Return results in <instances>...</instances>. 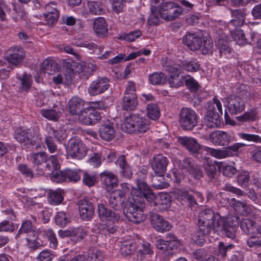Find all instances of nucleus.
<instances>
[{
    "mask_svg": "<svg viewBox=\"0 0 261 261\" xmlns=\"http://www.w3.org/2000/svg\"><path fill=\"white\" fill-rule=\"evenodd\" d=\"M166 157L158 154L153 158L151 163V168L156 176H162L166 170L167 165Z\"/></svg>",
    "mask_w": 261,
    "mask_h": 261,
    "instance_id": "nucleus-17",
    "label": "nucleus"
},
{
    "mask_svg": "<svg viewBox=\"0 0 261 261\" xmlns=\"http://www.w3.org/2000/svg\"><path fill=\"white\" fill-rule=\"evenodd\" d=\"M100 179L107 190L110 192L109 202L111 206L117 209L124 202L125 193L129 190L128 186L123 183L121 185L122 190H114L117 187L118 179L116 175L108 171L101 173Z\"/></svg>",
    "mask_w": 261,
    "mask_h": 261,
    "instance_id": "nucleus-2",
    "label": "nucleus"
},
{
    "mask_svg": "<svg viewBox=\"0 0 261 261\" xmlns=\"http://www.w3.org/2000/svg\"><path fill=\"white\" fill-rule=\"evenodd\" d=\"M259 111L257 109L250 110L244 113L243 115L238 116L236 119L243 123L246 121H253L258 118Z\"/></svg>",
    "mask_w": 261,
    "mask_h": 261,
    "instance_id": "nucleus-32",
    "label": "nucleus"
},
{
    "mask_svg": "<svg viewBox=\"0 0 261 261\" xmlns=\"http://www.w3.org/2000/svg\"><path fill=\"white\" fill-rule=\"evenodd\" d=\"M184 43L192 50H197L202 46V40L194 34H187L183 38Z\"/></svg>",
    "mask_w": 261,
    "mask_h": 261,
    "instance_id": "nucleus-22",
    "label": "nucleus"
},
{
    "mask_svg": "<svg viewBox=\"0 0 261 261\" xmlns=\"http://www.w3.org/2000/svg\"><path fill=\"white\" fill-rule=\"evenodd\" d=\"M173 163L175 167L177 166L179 168L172 171L174 181L177 184L180 183L184 178V170H187L195 179H199L202 176L201 170L198 167L191 165L188 161H185L184 165H181L180 161L178 160H173Z\"/></svg>",
    "mask_w": 261,
    "mask_h": 261,
    "instance_id": "nucleus-7",
    "label": "nucleus"
},
{
    "mask_svg": "<svg viewBox=\"0 0 261 261\" xmlns=\"http://www.w3.org/2000/svg\"><path fill=\"white\" fill-rule=\"evenodd\" d=\"M48 200L50 204L58 205L63 201V197L60 193L53 191L49 193Z\"/></svg>",
    "mask_w": 261,
    "mask_h": 261,
    "instance_id": "nucleus-53",
    "label": "nucleus"
},
{
    "mask_svg": "<svg viewBox=\"0 0 261 261\" xmlns=\"http://www.w3.org/2000/svg\"><path fill=\"white\" fill-rule=\"evenodd\" d=\"M183 80H185V84L186 86L191 91H196L199 87L198 82L191 76L187 75L185 76L182 77Z\"/></svg>",
    "mask_w": 261,
    "mask_h": 261,
    "instance_id": "nucleus-50",
    "label": "nucleus"
},
{
    "mask_svg": "<svg viewBox=\"0 0 261 261\" xmlns=\"http://www.w3.org/2000/svg\"><path fill=\"white\" fill-rule=\"evenodd\" d=\"M15 137L19 142L23 143L24 146L28 148L34 145L32 135L27 130L17 129L15 132Z\"/></svg>",
    "mask_w": 261,
    "mask_h": 261,
    "instance_id": "nucleus-26",
    "label": "nucleus"
},
{
    "mask_svg": "<svg viewBox=\"0 0 261 261\" xmlns=\"http://www.w3.org/2000/svg\"><path fill=\"white\" fill-rule=\"evenodd\" d=\"M200 68V65L196 59L179 61L172 67L167 69L169 75V84L171 87L178 88L182 85L179 80V75L182 69L188 72H196Z\"/></svg>",
    "mask_w": 261,
    "mask_h": 261,
    "instance_id": "nucleus-4",
    "label": "nucleus"
},
{
    "mask_svg": "<svg viewBox=\"0 0 261 261\" xmlns=\"http://www.w3.org/2000/svg\"><path fill=\"white\" fill-rule=\"evenodd\" d=\"M80 137H72L69 142V146L67 149V155L73 159L80 160L82 157V152L80 150Z\"/></svg>",
    "mask_w": 261,
    "mask_h": 261,
    "instance_id": "nucleus-20",
    "label": "nucleus"
},
{
    "mask_svg": "<svg viewBox=\"0 0 261 261\" xmlns=\"http://www.w3.org/2000/svg\"><path fill=\"white\" fill-rule=\"evenodd\" d=\"M207 151L214 157L217 159H223L229 156L228 150L225 148L223 149H214L212 148H207Z\"/></svg>",
    "mask_w": 261,
    "mask_h": 261,
    "instance_id": "nucleus-52",
    "label": "nucleus"
},
{
    "mask_svg": "<svg viewBox=\"0 0 261 261\" xmlns=\"http://www.w3.org/2000/svg\"><path fill=\"white\" fill-rule=\"evenodd\" d=\"M116 165L121 169V173L123 176L130 178L132 175V171L130 167L126 163L124 156H120L116 162Z\"/></svg>",
    "mask_w": 261,
    "mask_h": 261,
    "instance_id": "nucleus-33",
    "label": "nucleus"
},
{
    "mask_svg": "<svg viewBox=\"0 0 261 261\" xmlns=\"http://www.w3.org/2000/svg\"><path fill=\"white\" fill-rule=\"evenodd\" d=\"M50 130L51 132L49 133L51 134V136L53 135L58 142H61L67 137L66 131L64 127H60L57 129L50 128Z\"/></svg>",
    "mask_w": 261,
    "mask_h": 261,
    "instance_id": "nucleus-49",
    "label": "nucleus"
},
{
    "mask_svg": "<svg viewBox=\"0 0 261 261\" xmlns=\"http://www.w3.org/2000/svg\"><path fill=\"white\" fill-rule=\"evenodd\" d=\"M198 116L195 112L189 108H182L180 113V123L185 129L191 130L196 125Z\"/></svg>",
    "mask_w": 261,
    "mask_h": 261,
    "instance_id": "nucleus-11",
    "label": "nucleus"
},
{
    "mask_svg": "<svg viewBox=\"0 0 261 261\" xmlns=\"http://www.w3.org/2000/svg\"><path fill=\"white\" fill-rule=\"evenodd\" d=\"M178 141L180 144L193 153L197 152L200 149V145L194 138L187 137H179L178 138Z\"/></svg>",
    "mask_w": 261,
    "mask_h": 261,
    "instance_id": "nucleus-27",
    "label": "nucleus"
},
{
    "mask_svg": "<svg viewBox=\"0 0 261 261\" xmlns=\"http://www.w3.org/2000/svg\"><path fill=\"white\" fill-rule=\"evenodd\" d=\"M8 52L6 59L9 63L16 66L19 65L25 57L24 49L21 46L12 47Z\"/></svg>",
    "mask_w": 261,
    "mask_h": 261,
    "instance_id": "nucleus-16",
    "label": "nucleus"
},
{
    "mask_svg": "<svg viewBox=\"0 0 261 261\" xmlns=\"http://www.w3.org/2000/svg\"><path fill=\"white\" fill-rule=\"evenodd\" d=\"M57 64L50 59L45 60L42 64L41 70L49 74H53L55 71Z\"/></svg>",
    "mask_w": 261,
    "mask_h": 261,
    "instance_id": "nucleus-44",
    "label": "nucleus"
},
{
    "mask_svg": "<svg viewBox=\"0 0 261 261\" xmlns=\"http://www.w3.org/2000/svg\"><path fill=\"white\" fill-rule=\"evenodd\" d=\"M148 80L152 85H162L167 81V77L162 72H155L149 75Z\"/></svg>",
    "mask_w": 261,
    "mask_h": 261,
    "instance_id": "nucleus-37",
    "label": "nucleus"
},
{
    "mask_svg": "<svg viewBox=\"0 0 261 261\" xmlns=\"http://www.w3.org/2000/svg\"><path fill=\"white\" fill-rule=\"evenodd\" d=\"M40 114L43 117L54 121H57L59 118L58 112L53 109H42Z\"/></svg>",
    "mask_w": 261,
    "mask_h": 261,
    "instance_id": "nucleus-48",
    "label": "nucleus"
},
{
    "mask_svg": "<svg viewBox=\"0 0 261 261\" xmlns=\"http://www.w3.org/2000/svg\"><path fill=\"white\" fill-rule=\"evenodd\" d=\"M224 175L230 177L237 173V169L232 163H221L218 166Z\"/></svg>",
    "mask_w": 261,
    "mask_h": 261,
    "instance_id": "nucleus-38",
    "label": "nucleus"
},
{
    "mask_svg": "<svg viewBox=\"0 0 261 261\" xmlns=\"http://www.w3.org/2000/svg\"><path fill=\"white\" fill-rule=\"evenodd\" d=\"M84 256L83 261H103L104 258L103 253L95 249L89 250Z\"/></svg>",
    "mask_w": 261,
    "mask_h": 261,
    "instance_id": "nucleus-35",
    "label": "nucleus"
},
{
    "mask_svg": "<svg viewBox=\"0 0 261 261\" xmlns=\"http://www.w3.org/2000/svg\"><path fill=\"white\" fill-rule=\"evenodd\" d=\"M238 224L237 217H228L224 220L219 214H215L210 209L201 211L198 219L199 227L213 230L214 234L219 235L222 233L226 237L231 239L235 237Z\"/></svg>",
    "mask_w": 261,
    "mask_h": 261,
    "instance_id": "nucleus-1",
    "label": "nucleus"
},
{
    "mask_svg": "<svg viewBox=\"0 0 261 261\" xmlns=\"http://www.w3.org/2000/svg\"><path fill=\"white\" fill-rule=\"evenodd\" d=\"M18 79L21 82L19 89L22 91H28L31 88L32 84L31 75L24 73L21 76H19Z\"/></svg>",
    "mask_w": 261,
    "mask_h": 261,
    "instance_id": "nucleus-42",
    "label": "nucleus"
},
{
    "mask_svg": "<svg viewBox=\"0 0 261 261\" xmlns=\"http://www.w3.org/2000/svg\"><path fill=\"white\" fill-rule=\"evenodd\" d=\"M96 69V65L92 63H86L83 66V78L87 79L91 75L94 70Z\"/></svg>",
    "mask_w": 261,
    "mask_h": 261,
    "instance_id": "nucleus-58",
    "label": "nucleus"
},
{
    "mask_svg": "<svg viewBox=\"0 0 261 261\" xmlns=\"http://www.w3.org/2000/svg\"><path fill=\"white\" fill-rule=\"evenodd\" d=\"M97 212L100 220L105 222L114 223L120 219L118 214L108 209L102 203L98 204Z\"/></svg>",
    "mask_w": 261,
    "mask_h": 261,
    "instance_id": "nucleus-14",
    "label": "nucleus"
},
{
    "mask_svg": "<svg viewBox=\"0 0 261 261\" xmlns=\"http://www.w3.org/2000/svg\"><path fill=\"white\" fill-rule=\"evenodd\" d=\"M46 162L45 168L48 171H52V170L57 171L60 168V165L56 155L48 156V159Z\"/></svg>",
    "mask_w": 261,
    "mask_h": 261,
    "instance_id": "nucleus-45",
    "label": "nucleus"
},
{
    "mask_svg": "<svg viewBox=\"0 0 261 261\" xmlns=\"http://www.w3.org/2000/svg\"><path fill=\"white\" fill-rule=\"evenodd\" d=\"M181 245V242L174 236L170 234L166 236V240L158 239L156 243L158 249L166 255L172 254L174 250L179 248Z\"/></svg>",
    "mask_w": 261,
    "mask_h": 261,
    "instance_id": "nucleus-9",
    "label": "nucleus"
},
{
    "mask_svg": "<svg viewBox=\"0 0 261 261\" xmlns=\"http://www.w3.org/2000/svg\"><path fill=\"white\" fill-rule=\"evenodd\" d=\"M147 114L148 117L152 119H158L160 115V113L156 105L151 103L148 105L147 108Z\"/></svg>",
    "mask_w": 261,
    "mask_h": 261,
    "instance_id": "nucleus-47",
    "label": "nucleus"
},
{
    "mask_svg": "<svg viewBox=\"0 0 261 261\" xmlns=\"http://www.w3.org/2000/svg\"><path fill=\"white\" fill-rule=\"evenodd\" d=\"M44 142L48 151L50 153H55L57 151V145L55 143L51 134L48 133L47 134L44 136Z\"/></svg>",
    "mask_w": 261,
    "mask_h": 261,
    "instance_id": "nucleus-41",
    "label": "nucleus"
},
{
    "mask_svg": "<svg viewBox=\"0 0 261 261\" xmlns=\"http://www.w3.org/2000/svg\"><path fill=\"white\" fill-rule=\"evenodd\" d=\"M82 99L79 97H74L71 98L68 102L67 111L71 115H77L81 114Z\"/></svg>",
    "mask_w": 261,
    "mask_h": 261,
    "instance_id": "nucleus-29",
    "label": "nucleus"
},
{
    "mask_svg": "<svg viewBox=\"0 0 261 261\" xmlns=\"http://www.w3.org/2000/svg\"><path fill=\"white\" fill-rule=\"evenodd\" d=\"M65 170L59 172L52 171L50 178L55 182H62L66 181Z\"/></svg>",
    "mask_w": 261,
    "mask_h": 261,
    "instance_id": "nucleus-57",
    "label": "nucleus"
},
{
    "mask_svg": "<svg viewBox=\"0 0 261 261\" xmlns=\"http://www.w3.org/2000/svg\"><path fill=\"white\" fill-rule=\"evenodd\" d=\"M251 159L257 163H261V147L252 149L250 151Z\"/></svg>",
    "mask_w": 261,
    "mask_h": 261,
    "instance_id": "nucleus-63",
    "label": "nucleus"
},
{
    "mask_svg": "<svg viewBox=\"0 0 261 261\" xmlns=\"http://www.w3.org/2000/svg\"><path fill=\"white\" fill-rule=\"evenodd\" d=\"M137 187L143 192L144 198L151 205L158 207L157 210L162 211L170 207V197L168 194L161 192L155 196L144 180H138Z\"/></svg>",
    "mask_w": 261,
    "mask_h": 261,
    "instance_id": "nucleus-5",
    "label": "nucleus"
},
{
    "mask_svg": "<svg viewBox=\"0 0 261 261\" xmlns=\"http://www.w3.org/2000/svg\"><path fill=\"white\" fill-rule=\"evenodd\" d=\"M152 253V249L150 244L147 242H144L142 244V248L139 250L137 253V261H142L147 256H150Z\"/></svg>",
    "mask_w": 261,
    "mask_h": 261,
    "instance_id": "nucleus-36",
    "label": "nucleus"
},
{
    "mask_svg": "<svg viewBox=\"0 0 261 261\" xmlns=\"http://www.w3.org/2000/svg\"><path fill=\"white\" fill-rule=\"evenodd\" d=\"M99 134L102 140L110 141L115 137V131L112 124L108 122L100 126Z\"/></svg>",
    "mask_w": 261,
    "mask_h": 261,
    "instance_id": "nucleus-25",
    "label": "nucleus"
},
{
    "mask_svg": "<svg viewBox=\"0 0 261 261\" xmlns=\"http://www.w3.org/2000/svg\"><path fill=\"white\" fill-rule=\"evenodd\" d=\"M202 53L203 55L212 54L213 51V44L212 39L209 36H205L203 39Z\"/></svg>",
    "mask_w": 261,
    "mask_h": 261,
    "instance_id": "nucleus-51",
    "label": "nucleus"
},
{
    "mask_svg": "<svg viewBox=\"0 0 261 261\" xmlns=\"http://www.w3.org/2000/svg\"><path fill=\"white\" fill-rule=\"evenodd\" d=\"M224 103L231 114H238L245 109L244 100L240 96L231 95L225 99Z\"/></svg>",
    "mask_w": 261,
    "mask_h": 261,
    "instance_id": "nucleus-13",
    "label": "nucleus"
},
{
    "mask_svg": "<svg viewBox=\"0 0 261 261\" xmlns=\"http://www.w3.org/2000/svg\"><path fill=\"white\" fill-rule=\"evenodd\" d=\"M216 46L219 49L220 56H225L229 58L231 52V49L229 46L227 37L225 33H222V35L218 38L216 41Z\"/></svg>",
    "mask_w": 261,
    "mask_h": 261,
    "instance_id": "nucleus-23",
    "label": "nucleus"
},
{
    "mask_svg": "<svg viewBox=\"0 0 261 261\" xmlns=\"http://www.w3.org/2000/svg\"><path fill=\"white\" fill-rule=\"evenodd\" d=\"M93 28L98 36H104L108 33L107 23L103 17H99L94 20Z\"/></svg>",
    "mask_w": 261,
    "mask_h": 261,
    "instance_id": "nucleus-28",
    "label": "nucleus"
},
{
    "mask_svg": "<svg viewBox=\"0 0 261 261\" xmlns=\"http://www.w3.org/2000/svg\"><path fill=\"white\" fill-rule=\"evenodd\" d=\"M216 108L221 114H222L221 103L217 98L214 97L213 102L208 103V110L204 118V124L209 128L217 127L220 125L219 114L215 112Z\"/></svg>",
    "mask_w": 261,
    "mask_h": 261,
    "instance_id": "nucleus-8",
    "label": "nucleus"
},
{
    "mask_svg": "<svg viewBox=\"0 0 261 261\" xmlns=\"http://www.w3.org/2000/svg\"><path fill=\"white\" fill-rule=\"evenodd\" d=\"M199 230L193 236V241L198 245H202L205 241V237L206 235H211L213 232V230H207V229L199 227Z\"/></svg>",
    "mask_w": 261,
    "mask_h": 261,
    "instance_id": "nucleus-34",
    "label": "nucleus"
},
{
    "mask_svg": "<svg viewBox=\"0 0 261 261\" xmlns=\"http://www.w3.org/2000/svg\"><path fill=\"white\" fill-rule=\"evenodd\" d=\"M136 250V246L134 244L126 243L122 245L121 252L122 255L127 256L133 253Z\"/></svg>",
    "mask_w": 261,
    "mask_h": 261,
    "instance_id": "nucleus-62",
    "label": "nucleus"
},
{
    "mask_svg": "<svg viewBox=\"0 0 261 261\" xmlns=\"http://www.w3.org/2000/svg\"><path fill=\"white\" fill-rule=\"evenodd\" d=\"M123 109L126 110H134L137 105V96L135 93L125 95L122 101Z\"/></svg>",
    "mask_w": 261,
    "mask_h": 261,
    "instance_id": "nucleus-30",
    "label": "nucleus"
},
{
    "mask_svg": "<svg viewBox=\"0 0 261 261\" xmlns=\"http://www.w3.org/2000/svg\"><path fill=\"white\" fill-rule=\"evenodd\" d=\"M90 11L95 15H101L105 12L102 8L96 2H90L88 3Z\"/></svg>",
    "mask_w": 261,
    "mask_h": 261,
    "instance_id": "nucleus-61",
    "label": "nucleus"
},
{
    "mask_svg": "<svg viewBox=\"0 0 261 261\" xmlns=\"http://www.w3.org/2000/svg\"><path fill=\"white\" fill-rule=\"evenodd\" d=\"M177 198L182 200H187L190 204L196 203V200L194 197L189 194L187 191L179 190L177 192Z\"/></svg>",
    "mask_w": 261,
    "mask_h": 261,
    "instance_id": "nucleus-59",
    "label": "nucleus"
},
{
    "mask_svg": "<svg viewBox=\"0 0 261 261\" xmlns=\"http://www.w3.org/2000/svg\"><path fill=\"white\" fill-rule=\"evenodd\" d=\"M132 197L129 198L124 210L126 217L131 221L138 223L145 220L143 213L144 198L143 192L136 188H132Z\"/></svg>",
    "mask_w": 261,
    "mask_h": 261,
    "instance_id": "nucleus-3",
    "label": "nucleus"
},
{
    "mask_svg": "<svg viewBox=\"0 0 261 261\" xmlns=\"http://www.w3.org/2000/svg\"><path fill=\"white\" fill-rule=\"evenodd\" d=\"M31 156L33 163L36 166H39L43 163H46L48 159V155L44 151L33 153Z\"/></svg>",
    "mask_w": 261,
    "mask_h": 261,
    "instance_id": "nucleus-40",
    "label": "nucleus"
},
{
    "mask_svg": "<svg viewBox=\"0 0 261 261\" xmlns=\"http://www.w3.org/2000/svg\"><path fill=\"white\" fill-rule=\"evenodd\" d=\"M250 234L251 236L247 242L248 245L250 247L261 246V236L258 232Z\"/></svg>",
    "mask_w": 261,
    "mask_h": 261,
    "instance_id": "nucleus-54",
    "label": "nucleus"
},
{
    "mask_svg": "<svg viewBox=\"0 0 261 261\" xmlns=\"http://www.w3.org/2000/svg\"><path fill=\"white\" fill-rule=\"evenodd\" d=\"M182 12V9L179 5L174 2H167L159 12V20L161 17L166 20H173L178 17Z\"/></svg>",
    "mask_w": 261,
    "mask_h": 261,
    "instance_id": "nucleus-10",
    "label": "nucleus"
},
{
    "mask_svg": "<svg viewBox=\"0 0 261 261\" xmlns=\"http://www.w3.org/2000/svg\"><path fill=\"white\" fill-rule=\"evenodd\" d=\"M94 213V208L92 203L88 200L83 201V220H90Z\"/></svg>",
    "mask_w": 261,
    "mask_h": 261,
    "instance_id": "nucleus-31",
    "label": "nucleus"
},
{
    "mask_svg": "<svg viewBox=\"0 0 261 261\" xmlns=\"http://www.w3.org/2000/svg\"><path fill=\"white\" fill-rule=\"evenodd\" d=\"M38 230L33 226L30 220H25L24 221L19 229L16 238H17L21 234L26 233L29 234V237H36L38 236Z\"/></svg>",
    "mask_w": 261,
    "mask_h": 261,
    "instance_id": "nucleus-24",
    "label": "nucleus"
},
{
    "mask_svg": "<svg viewBox=\"0 0 261 261\" xmlns=\"http://www.w3.org/2000/svg\"><path fill=\"white\" fill-rule=\"evenodd\" d=\"M209 140L214 145L224 146L231 141V136L225 132L217 130L210 135Z\"/></svg>",
    "mask_w": 261,
    "mask_h": 261,
    "instance_id": "nucleus-18",
    "label": "nucleus"
},
{
    "mask_svg": "<svg viewBox=\"0 0 261 261\" xmlns=\"http://www.w3.org/2000/svg\"><path fill=\"white\" fill-rule=\"evenodd\" d=\"M148 122L137 114L126 116L120 124L121 129L127 133H144L148 128Z\"/></svg>",
    "mask_w": 261,
    "mask_h": 261,
    "instance_id": "nucleus-6",
    "label": "nucleus"
},
{
    "mask_svg": "<svg viewBox=\"0 0 261 261\" xmlns=\"http://www.w3.org/2000/svg\"><path fill=\"white\" fill-rule=\"evenodd\" d=\"M80 170L77 172L76 170L70 169H65L66 180L68 179L69 181L76 182L80 179Z\"/></svg>",
    "mask_w": 261,
    "mask_h": 261,
    "instance_id": "nucleus-56",
    "label": "nucleus"
},
{
    "mask_svg": "<svg viewBox=\"0 0 261 261\" xmlns=\"http://www.w3.org/2000/svg\"><path fill=\"white\" fill-rule=\"evenodd\" d=\"M150 222L154 229L160 232L169 231L171 228V224L168 221L156 213L151 214Z\"/></svg>",
    "mask_w": 261,
    "mask_h": 261,
    "instance_id": "nucleus-15",
    "label": "nucleus"
},
{
    "mask_svg": "<svg viewBox=\"0 0 261 261\" xmlns=\"http://www.w3.org/2000/svg\"><path fill=\"white\" fill-rule=\"evenodd\" d=\"M109 79L106 77H99L93 81L88 89L90 96H96L104 93L110 87Z\"/></svg>",
    "mask_w": 261,
    "mask_h": 261,
    "instance_id": "nucleus-12",
    "label": "nucleus"
},
{
    "mask_svg": "<svg viewBox=\"0 0 261 261\" xmlns=\"http://www.w3.org/2000/svg\"><path fill=\"white\" fill-rule=\"evenodd\" d=\"M232 15L233 16V18L230 22V24L237 27L241 26L243 24L245 20V14L242 10L233 11Z\"/></svg>",
    "mask_w": 261,
    "mask_h": 261,
    "instance_id": "nucleus-39",
    "label": "nucleus"
},
{
    "mask_svg": "<svg viewBox=\"0 0 261 261\" xmlns=\"http://www.w3.org/2000/svg\"><path fill=\"white\" fill-rule=\"evenodd\" d=\"M165 4L164 0H150L151 14L148 18V23L151 25H156L159 23V12Z\"/></svg>",
    "mask_w": 261,
    "mask_h": 261,
    "instance_id": "nucleus-19",
    "label": "nucleus"
},
{
    "mask_svg": "<svg viewBox=\"0 0 261 261\" xmlns=\"http://www.w3.org/2000/svg\"><path fill=\"white\" fill-rule=\"evenodd\" d=\"M56 224L60 227H64L69 222V214L65 212H59L55 217Z\"/></svg>",
    "mask_w": 261,
    "mask_h": 261,
    "instance_id": "nucleus-43",
    "label": "nucleus"
},
{
    "mask_svg": "<svg viewBox=\"0 0 261 261\" xmlns=\"http://www.w3.org/2000/svg\"><path fill=\"white\" fill-rule=\"evenodd\" d=\"M231 36L234 41L239 45H243L247 43V40L243 31L237 29L231 32Z\"/></svg>",
    "mask_w": 261,
    "mask_h": 261,
    "instance_id": "nucleus-46",
    "label": "nucleus"
},
{
    "mask_svg": "<svg viewBox=\"0 0 261 261\" xmlns=\"http://www.w3.org/2000/svg\"><path fill=\"white\" fill-rule=\"evenodd\" d=\"M111 102L108 98L102 99L101 101L92 102L91 107L98 110H103L110 106Z\"/></svg>",
    "mask_w": 261,
    "mask_h": 261,
    "instance_id": "nucleus-60",
    "label": "nucleus"
},
{
    "mask_svg": "<svg viewBox=\"0 0 261 261\" xmlns=\"http://www.w3.org/2000/svg\"><path fill=\"white\" fill-rule=\"evenodd\" d=\"M240 227L246 233L250 234L258 232L261 236V225L254 223L250 219H243L240 223Z\"/></svg>",
    "mask_w": 261,
    "mask_h": 261,
    "instance_id": "nucleus-21",
    "label": "nucleus"
},
{
    "mask_svg": "<svg viewBox=\"0 0 261 261\" xmlns=\"http://www.w3.org/2000/svg\"><path fill=\"white\" fill-rule=\"evenodd\" d=\"M54 255L49 251L44 250L42 251L38 255L37 261H51Z\"/></svg>",
    "mask_w": 261,
    "mask_h": 261,
    "instance_id": "nucleus-64",
    "label": "nucleus"
},
{
    "mask_svg": "<svg viewBox=\"0 0 261 261\" xmlns=\"http://www.w3.org/2000/svg\"><path fill=\"white\" fill-rule=\"evenodd\" d=\"M238 135L242 140L257 143H261V137L258 135L243 133H239Z\"/></svg>",
    "mask_w": 261,
    "mask_h": 261,
    "instance_id": "nucleus-55",
    "label": "nucleus"
}]
</instances>
